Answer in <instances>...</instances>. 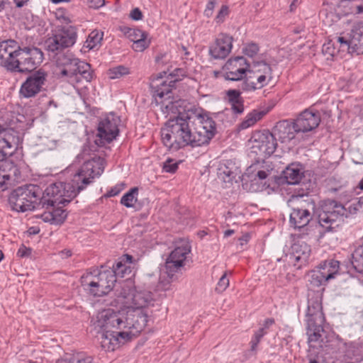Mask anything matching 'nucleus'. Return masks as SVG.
Masks as SVG:
<instances>
[{
	"label": "nucleus",
	"instance_id": "obj_10",
	"mask_svg": "<svg viewBox=\"0 0 363 363\" xmlns=\"http://www.w3.org/2000/svg\"><path fill=\"white\" fill-rule=\"evenodd\" d=\"M57 75L59 77H67V81L72 85L78 84L83 80L90 82L93 78L90 65L77 57L69 65L60 68Z\"/></svg>",
	"mask_w": 363,
	"mask_h": 363
},
{
	"label": "nucleus",
	"instance_id": "obj_57",
	"mask_svg": "<svg viewBox=\"0 0 363 363\" xmlns=\"http://www.w3.org/2000/svg\"><path fill=\"white\" fill-rule=\"evenodd\" d=\"M179 51L181 52L182 55H184L186 59L189 58L190 52L188 51L187 48L186 46L182 45L179 48Z\"/></svg>",
	"mask_w": 363,
	"mask_h": 363
},
{
	"label": "nucleus",
	"instance_id": "obj_16",
	"mask_svg": "<svg viewBox=\"0 0 363 363\" xmlns=\"http://www.w3.org/2000/svg\"><path fill=\"white\" fill-rule=\"evenodd\" d=\"M191 252V247L186 243L176 247L171 252L165 262V273L167 277L173 280L176 273L181 271L184 266L186 255Z\"/></svg>",
	"mask_w": 363,
	"mask_h": 363
},
{
	"label": "nucleus",
	"instance_id": "obj_26",
	"mask_svg": "<svg viewBox=\"0 0 363 363\" xmlns=\"http://www.w3.org/2000/svg\"><path fill=\"white\" fill-rule=\"evenodd\" d=\"M226 95L233 113H242L244 112V100L240 96L241 92L237 89H229L227 91Z\"/></svg>",
	"mask_w": 363,
	"mask_h": 363
},
{
	"label": "nucleus",
	"instance_id": "obj_11",
	"mask_svg": "<svg viewBox=\"0 0 363 363\" xmlns=\"http://www.w3.org/2000/svg\"><path fill=\"white\" fill-rule=\"evenodd\" d=\"M251 140L252 143L251 152L258 156L259 158L269 157L277 149V138L269 130L255 133L251 138Z\"/></svg>",
	"mask_w": 363,
	"mask_h": 363
},
{
	"label": "nucleus",
	"instance_id": "obj_53",
	"mask_svg": "<svg viewBox=\"0 0 363 363\" xmlns=\"http://www.w3.org/2000/svg\"><path fill=\"white\" fill-rule=\"evenodd\" d=\"M30 253V249L21 246L18 250V255L21 257L28 256Z\"/></svg>",
	"mask_w": 363,
	"mask_h": 363
},
{
	"label": "nucleus",
	"instance_id": "obj_52",
	"mask_svg": "<svg viewBox=\"0 0 363 363\" xmlns=\"http://www.w3.org/2000/svg\"><path fill=\"white\" fill-rule=\"evenodd\" d=\"M260 340H261L260 338H259L258 337H257L254 335V336L252 337V338L250 341V351L252 352L255 353L257 352V347L258 344L259 343Z\"/></svg>",
	"mask_w": 363,
	"mask_h": 363
},
{
	"label": "nucleus",
	"instance_id": "obj_45",
	"mask_svg": "<svg viewBox=\"0 0 363 363\" xmlns=\"http://www.w3.org/2000/svg\"><path fill=\"white\" fill-rule=\"evenodd\" d=\"M229 9L226 5H223L215 18L217 23H223L226 16H228Z\"/></svg>",
	"mask_w": 363,
	"mask_h": 363
},
{
	"label": "nucleus",
	"instance_id": "obj_17",
	"mask_svg": "<svg viewBox=\"0 0 363 363\" xmlns=\"http://www.w3.org/2000/svg\"><path fill=\"white\" fill-rule=\"evenodd\" d=\"M47 77V72L42 69L31 73L21 84L20 96L27 99L35 96L43 91Z\"/></svg>",
	"mask_w": 363,
	"mask_h": 363
},
{
	"label": "nucleus",
	"instance_id": "obj_56",
	"mask_svg": "<svg viewBox=\"0 0 363 363\" xmlns=\"http://www.w3.org/2000/svg\"><path fill=\"white\" fill-rule=\"evenodd\" d=\"M274 323V320L273 318H267L264 320L262 328H265V330L267 331L269 328Z\"/></svg>",
	"mask_w": 363,
	"mask_h": 363
},
{
	"label": "nucleus",
	"instance_id": "obj_37",
	"mask_svg": "<svg viewBox=\"0 0 363 363\" xmlns=\"http://www.w3.org/2000/svg\"><path fill=\"white\" fill-rule=\"evenodd\" d=\"M322 52L323 54L326 56L327 60L332 59L338 54L337 48L333 40H329L327 43L323 44Z\"/></svg>",
	"mask_w": 363,
	"mask_h": 363
},
{
	"label": "nucleus",
	"instance_id": "obj_9",
	"mask_svg": "<svg viewBox=\"0 0 363 363\" xmlns=\"http://www.w3.org/2000/svg\"><path fill=\"white\" fill-rule=\"evenodd\" d=\"M77 39V28L72 26H62L55 31L45 42L47 50L52 53L62 52L73 46Z\"/></svg>",
	"mask_w": 363,
	"mask_h": 363
},
{
	"label": "nucleus",
	"instance_id": "obj_1",
	"mask_svg": "<svg viewBox=\"0 0 363 363\" xmlns=\"http://www.w3.org/2000/svg\"><path fill=\"white\" fill-rule=\"evenodd\" d=\"M154 301L152 292L136 290L132 281L121 284L115 291V302L124 308H108L97 316L96 327L101 330V347L114 351L136 337L147 322V315L143 308L153 306Z\"/></svg>",
	"mask_w": 363,
	"mask_h": 363
},
{
	"label": "nucleus",
	"instance_id": "obj_48",
	"mask_svg": "<svg viewBox=\"0 0 363 363\" xmlns=\"http://www.w3.org/2000/svg\"><path fill=\"white\" fill-rule=\"evenodd\" d=\"M216 4V0H209L204 11V15L206 17L209 18L213 15Z\"/></svg>",
	"mask_w": 363,
	"mask_h": 363
},
{
	"label": "nucleus",
	"instance_id": "obj_12",
	"mask_svg": "<svg viewBox=\"0 0 363 363\" xmlns=\"http://www.w3.org/2000/svg\"><path fill=\"white\" fill-rule=\"evenodd\" d=\"M193 124L194 125L193 147L208 145L216 132L215 121L211 118L200 115L194 118Z\"/></svg>",
	"mask_w": 363,
	"mask_h": 363
},
{
	"label": "nucleus",
	"instance_id": "obj_59",
	"mask_svg": "<svg viewBox=\"0 0 363 363\" xmlns=\"http://www.w3.org/2000/svg\"><path fill=\"white\" fill-rule=\"evenodd\" d=\"M257 176L261 180L266 179L268 176V173L266 171L260 170L257 172Z\"/></svg>",
	"mask_w": 363,
	"mask_h": 363
},
{
	"label": "nucleus",
	"instance_id": "obj_6",
	"mask_svg": "<svg viewBox=\"0 0 363 363\" xmlns=\"http://www.w3.org/2000/svg\"><path fill=\"white\" fill-rule=\"evenodd\" d=\"M41 190L39 186L28 184L19 186L14 189L9 197V203L11 208L18 212H26L35 208H41L38 206Z\"/></svg>",
	"mask_w": 363,
	"mask_h": 363
},
{
	"label": "nucleus",
	"instance_id": "obj_55",
	"mask_svg": "<svg viewBox=\"0 0 363 363\" xmlns=\"http://www.w3.org/2000/svg\"><path fill=\"white\" fill-rule=\"evenodd\" d=\"M169 286H170V281H160V283H159V285H158V287L162 289V290H168L169 289Z\"/></svg>",
	"mask_w": 363,
	"mask_h": 363
},
{
	"label": "nucleus",
	"instance_id": "obj_19",
	"mask_svg": "<svg viewBox=\"0 0 363 363\" xmlns=\"http://www.w3.org/2000/svg\"><path fill=\"white\" fill-rule=\"evenodd\" d=\"M18 46L15 40H9L0 42V65L7 70L13 72L17 67L15 64Z\"/></svg>",
	"mask_w": 363,
	"mask_h": 363
},
{
	"label": "nucleus",
	"instance_id": "obj_50",
	"mask_svg": "<svg viewBox=\"0 0 363 363\" xmlns=\"http://www.w3.org/2000/svg\"><path fill=\"white\" fill-rule=\"evenodd\" d=\"M193 122H194V118H191V125H189V133H187L189 135L187 136L188 138H189V140L188 139L186 140V146L189 145V146H191L193 147V139H194V125L193 124Z\"/></svg>",
	"mask_w": 363,
	"mask_h": 363
},
{
	"label": "nucleus",
	"instance_id": "obj_2",
	"mask_svg": "<svg viewBox=\"0 0 363 363\" xmlns=\"http://www.w3.org/2000/svg\"><path fill=\"white\" fill-rule=\"evenodd\" d=\"M176 80L172 78L164 79L162 75L153 78L150 83L152 96L155 103L160 106L161 111L164 115L177 114L170 118L161 129V139L164 145L169 150L177 151L186 146V140L189 139L191 117L184 113L183 107L185 101L182 99L173 100L170 94L174 87Z\"/></svg>",
	"mask_w": 363,
	"mask_h": 363
},
{
	"label": "nucleus",
	"instance_id": "obj_51",
	"mask_svg": "<svg viewBox=\"0 0 363 363\" xmlns=\"http://www.w3.org/2000/svg\"><path fill=\"white\" fill-rule=\"evenodd\" d=\"M130 17L134 21H140L142 20L143 15L139 8H135L130 11Z\"/></svg>",
	"mask_w": 363,
	"mask_h": 363
},
{
	"label": "nucleus",
	"instance_id": "obj_28",
	"mask_svg": "<svg viewBox=\"0 0 363 363\" xmlns=\"http://www.w3.org/2000/svg\"><path fill=\"white\" fill-rule=\"evenodd\" d=\"M52 211L45 213L42 215L43 220L50 222L54 224L62 223L67 218V213L60 207H52Z\"/></svg>",
	"mask_w": 363,
	"mask_h": 363
},
{
	"label": "nucleus",
	"instance_id": "obj_43",
	"mask_svg": "<svg viewBox=\"0 0 363 363\" xmlns=\"http://www.w3.org/2000/svg\"><path fill=\"white\" fill-rule=\"evenodd\" d=\"M150 45V41L147 39V37H144L139 39L138 41H135L133 44V49L136 52H143Z\"/></svg>",
	"mask_w": 363,
	"mask_h": 363
},
{
	"label": "nucleus",
	"instance_id": "obj_18",
	"mask_svg": "<svg viewBox=\"0 0 363 363\" xmlns=\"http://www.w3.org/2000/svg\"><path fill=\"white\" fill-rule=\"evenodd\" d=\"M250 63L242 56L229 59L223 67L225 79L239 81L245 79Z\"/></svg>",
	"mask_w": 363,
	"mask_h": 363
},
{
	"label": "nucleus",
	"instance_id": "obj_40",
	"mask_svg": "<svg viewBox=\"0 0 363 363\" xmlns=\"http://www.w3.org/2000/svg\"><path fill=\"white\" fill-rule=\"evenodd\" d=\"M126 33L128 34V38L133 41V43L138 41L139 39L144 37H147V33L139 29L129 28Z\"/></svg>",
	"mask_w": 363,
	"mask_h": 363
},
{
	"label": "nucleus",
	"instance_id": "obj_24",
	"mask_svg": "<svg viewBox=\"0 0 363 363\" xmlns=\"http://www.w3.org/2000/svg\"><path fill=\"white\" fill-rule=\"evenodd\" d=\"M311 255V247L304 242L298 241L291 246V257L300 265L305 264Z\"/></svg>",
	"mask_w": 363,
	"mask_h": 363
},
{
	"label": "nucleus",
	"instance_id": "obj_35",
	"mask_svg": "<svg viewBox=\"0 0 363 363\" xmlns=\"http://www.w3.org/2000/svg\"><path fill=\"white\" fill-rule=\"evenodd\" d=\"M138 194V187H133L130 189L129 191H128L122 196L121 199V203L124 205L127 208L134 207L135 203L137 201Z\"/></svg>",
	"mask_w": 363,
	"mask_h": 363
},
{
	"label": "nucleus",
	"instance_id": "obj_20",
	"mask_svg": "<svg viewBox=\"0 0 363 363\" xmlns=\"http://www.w3.org/2000/svg\"><path fill=\"white\" fill-rule=\"evenodd\" d=\"M232 47L233 37L225 33H220L210 47L209 53L214 59H224L230 52Z\"/></svg>",
	"mask_w": 363,
	"mask_h": 363
},
{
	"label": "nucleus",
	"instance_id": "obj_4",
	"mask_svg": "<svg viewBox=\"0 0 363 363\" xmlns=\"http://www.w3.org/2000/svg\"><path fill=\"white\" fill-rule=\"evenodd\" d=\"M325 322V316L322 310V304L320 300H309L306 311L307 335L311 347H319L321 348L333 346L323 343V333L324 329L323 325Z\"/></svg>",
	"mask_w": 363,
	"mask_h": 363
},
{
	"label": "nucleus",
	"instance_id": "obj_32",
	"mask_svg": "<svg viewBox=\"0 0 363 363\" xmlns=\"http://www.w3.org/2000/svg\"><path fill=\"white\" fill-rule=\"evenodd\" d=\"M267 113V111L264 110H253L245 116V119L240 124V128L246 129L252 126L257 121H259L266 115Z\"/></svg>",
	"mask_w": 363,
	"mask_h": 363
},
{
	"label": "nucleus",
	"instance_id": "obj_47",
	"mask_svg": "<svg viewBox=\"0 0 363 363\" xmlns=\"http://www.w3.org/2000/svg\"><path fill=\"white\" fill-rule=\"evenodd\" d=\"M337 50H338V54L341 52H351V53H355L354 48H353V46H352V45H351V38L349 39V41L347 43L342 45L341 46H337Z\"/></svg>",
	"mask_w": 363,
	"mask_h": 363
},
{
	"label": "nucleus",
	"instance_id": "obj_7",
	"mask_svg": "<svg viewBox=\"0 0 363 363\" xmlns=\"http://www.w3.org/2000/svg\"><path fill=\"white\" fill-rule=\"evenodd\" d=\"M272 79L271 65L264 61H254L249 65L242 89L246 91L260 89L267 86Z\"/></svg>",
	"mask_w": 363,
	"mask_h": 363
},
{
	"label": "nucleus",
	"instance_id": "obj_34",
	"mask_svg": "<svg viewBox=\"0 0 363 363\" xmlns=\"http://www.w3.org/2000/svg\"><path fill=\"white\" fill-rule=\"evenodd\" d=\"M103 39V33L98 30H93L89 35L86 40L84 43V47L89 50L94 49L100 45Z\"/></svg>",
	"mask_w": 363,
	"mask_h": 363
},
{
	"label": "nucleus",
	"instance_id": "obj_49",
	"mask_svg": "<svg viewBox=\"0 0 363 363\" xmlns=\"http://www.w3.org/2000/svg\"><path fill=\"white\" fill-rule=\"evenodd\" d=\"M89 8L99 9L104 6V0H83Z\"/></svg>",
	"mask_w": 363,
	"mask_h": 363
},
{
	"label": "nucleus",
	"instance_id": "obj_61",
	"mask_svg": "<svg viewBox=\"0 0 363 363\" xmlns=\"http://www.w3.org/2000/svg\"><path fill=\"white\" fill-rule=\"evenodd\" d=\"M119 192H120L119 189H117L116 188H114V189H111L108 192V196H116Z\"/></svg>",
	"mask_w": 363,
	"mask_h": 363
},
{
	"label": "nucleus",
	"instance_id": "obj_23",
	"mask_svg": "<svg viewBox=\"0 0 363 363\" xmlns=\"http://www.w3.org/2000/svg\"><path fill=\"white\" fill-rule=\"evenodd\" d=\"M304 174V168L299 162L289 164L282 172L283 179L289 184H296L300 182Z\"/></svg>",
	"mask_w": 363,
	"mask_h": 363
},
{
	"label": "nucleus",
	"instance_id": "obj_31",
	"mask_svg": "<svg viewBox=\"0 0 363 363\" xmlns=\"http://www.w3.org/2000/svg\"><path fill=\"white\" fill-rule=\"evenodd\" d=\"M56 363H93V359L84 353L78 352L74 354H67L57 359Z\"/></svg>",
	"mask_w": 363,
	"mask_h": 363
},
{
	"label": "nucleus",
	"instance_id": "obj_44",
	"mask_svg": "<svg viewBox=\"0 0 363 363\" xmlns=\"http://www.w3.org/2000/svg\"><path fill=\"white\" fill-rule=\"evenodd\" d=\"M229 286V279L227 278L226 273L223 274L220 278L216 291L218 293L223 292Z\"/></svg>",
	"mask_w": 363,
	"mask_h": 363
},
{
	"label": "nucleus",
	"instance_id": "obj_39",
	"mask_svg": "<svg viewBox=\"0 0 363 363\" xmlns=\"http://www.w3.org/2000/svg\"><path fill=\"white\" fill-rule=\"evenodd\" d=\"M11 143L6 138L0 136V160H3L8 155L12 153L7 151V149H11Z\"/></svg>",
	"mask_w": 363,
	"mask_h": 363
},
{
	"label": "nucleus",
	"instance_id": "obj_25",
	"mask_svg": "<svg viewBox=\"0 0 363 363\" xmlns=\"http://www.w3.org/2000/svg\"><path fill=\"white\" fill-rule=\"evenodd\" d=\"M133 257L129 255L122 256L111 269L116 277H124L132 273V267Z\"/></svg>",
	"mask_w": 363,
	"mask_h": 363
},
{
	"label": "nucleus",
	"instance_id": "obj_42",
	"mask_svg": "<svg viewBox=\"0 0 363 363\" xmlns=\"http://www.w3.org/2000/svg\"><path fill=\"white\" fill-rule=\"evenodd\" d=\"M178 169V163L173 159L168 158L162 166V169L165 172L174 173Z\"/></svg>",
	"mask_w": 363,
	"mask_h": 363
},
{
	"label": "nucleus",
	"instance_id": "obj_58",
	"mask_svg": "<svg viewBox=\"0 0 363 363\" xmlns=\"http://www.w3.org/2000/svg\"><path fill=\"white\" fill-rule=\"evenodd\" d=\"M267 331L265 330V328H260L255 333V335L262 339V337L267 334Z\"/></svg>",
	"mask_w": 363,
	"mask_h": 363
},
{
	"label": "nucleus",
	"instance_id": "obj_29",
	"mask_svg": "<svg viewBox=\"0 0 363 363\" xmlns=\"http://www.w3.org/2000/svg\"><path fill=\"white\" fill-rule=\"evenodd\" d=\"M308 281L311 288H317L324 285L328 280L325 273L322 272L318 268L311 271L308 274Z\"/></svg>",
	"mask_w": 363,
	"mask_h": 363
},
{
	"label": "nucleus",
	"instance_id": "obj_13",
	"mask_svg": "<svg viewBox=\"0 0 363 363\" xmlns=\"http://www.w3.org/2000/svg\"><path fill=\"white\" fill-rule=\"evenodd\" d=\"M43 60V53L35 47L18 48L15 64L17 67L13 72H25L34 70Z\"/></svg>",
	"mask_w": 363,
	"mask_h": 363
},
{
	"label": "nucleus",
	"instance_id": "obj_5",
	"mask_svg": "<svg viewBox=\"0 0 363 363\" xmlns=\"http://www.w3.org/2000/svg\"><path fill=\"white\" fill-rule=\"evenodd\" d=\"M116 282V274L111 270H98L86 272L81 277L84 289L94 296H102L113 289Z\"/></svg>",
	"mask_w": 363,
	"mask_h": 363
},
{
	"label": "nucleus",
	"instance_id": "obj_30",
	"mask_svg": "<svg viewBox=\"0 0 363 363\" xmlns=\"http://www.w3.org/2000/svg\"><path fill=\"white\" fill-rule=\"evenodd\" d=\"M322 272L325 273L326 277L329 279L335 277L340 268V263L335 259L325 260L320 264L318 267Z\"/></svg>",
	"mask_w": 363,
	"mask_h": 363
},
{
	"label": "nucleus",
	"instance_id": "obj_27",
	"mask_svg": "<svg viewBox=\"0 0 363 363\" xmlns=\"http://www.w3.org/2000/svg\"><path fill=\"white\" fill-rule=\"evenodd\" d=\"M351 45L357 55L363 54V22L357 24L351 32Z\"/></svg>",
	"mask_w": 363,
	"mask_h": 363
},
{
	"label": "nucleus",
	"instance_id": "obj_46",
	"mask_svg": "<svg viewBox=\"0 0 363 363\" xmlns=\"http://www.w3.org/2000/svg\"><path fill=\"white\" fill-rule=\"evenodd\" d=\"M361 206L362 205L360 201H354L350 203L347 207H346L347 214L345 216V218H347L351 215L355 214Z\"/></svg>",
	"mask_w": 363,
	"mask_h": 363
},
{
	"label": "nucleus",
	"instance_id": "obj_15",
	"mask_svg": "<svg viewBox=\"0 0 363 363\" xmlns=\"http://www.w3.org/2000/svg\"><path fill=\"white\" fill-rule=\"evenodd\" d=\"M295 200L298 203L292 208L289 223L291 226L296 229L304 228L313 218L312 211L314 208V204L310 201H303L298 196L295 198Z\"/></svg>",
	"mask_w": 363,
	"mask_h": 363
},
{
	"label": "nucleus",
	"instance_id": "obj_8",
	"mask_svg": "<svg viewBox=\"0 0 363 363\" xmlns=\"http://www.w3.org/2000/svg\"><path fill=\"white\" fill-rule=\"evenodd\" d=\"M318 213V223L326 231L337 227L347 214L346 206L334 200L322 201Z\"/></svg>",
	"mask_w": 363,
	"mask_h": 363
},
{
	"label": "nucleus",
	"instance_id": "obj_33",
	"mask_svg": "<svg viewBox=\"0 0 363 363\" xmlns=\"http://www.w3.org/2000/svg\"><path fill=\"white\" fill-rule=\"evenodd\" d=\"M352 264L359 273H363V245L358 246L352 254Z\"/></svg>",
	"mask_w": 363,
	"mask_h": 363
},
{
	"label": "nucleus",
	"instance_id": "obj_62",
	"mask_svg": "<svg viewBox=\"0 0 363 363\" xmlns=\"http://www.w3.org/2000/svg\"><path fill=\"white\" fill-rule=\"evenodd\" d=\"M89 150H90L89 148L84 147L83 151H82V157H84L85 156L89 155Z\"/></svg>",
	"mask_w": 363,
	"mask_h": 363
},
{
	"label": "nucleus",
	"instance_id": "obj_21",
	"mask_svg": "<svg viewBox=\"0 0 363 363\" xmlns=\"http://www.w3.org/2000/svg\"><path fill=\"white\" fill-rule=\"evenodd\" d=\"M320 122L319 113L306 110L294 121L298 133H306L317 128Z\"/></svg>",
	"mask_w": 363,
	"mask_h": 363
},
{
	"label": "nucleus",
	"instance_id": "obj_36",
	"mask_svg": "<svg viewBox=\"0 0 363 363\" xmlns=\"http://www.w3.org/2000/svg\"><path fill=\"white\" fill-rule=\"evenodd\" d=\"M56 55V64L60 68H64L72 62L73 59L76 57L69 52L65 53L58 52Z\"/></svg>",
	"mask_w": 363,
	"mask_h": 363
},
{
	"label": "nucleus",
	"instance_id": "obj_38",
	"mask_svg": "<svg viewBox=\"0 0 363 363\" xmlns=\"http://www.w3.org/2000/svg\"><path fill=\"white\" fill-rule=\"evenodd\" d=\"M130 71L128 67L120 65L110 69L108 72V75L110 79H115L128 75Z\"/></svg>",
	"mask_w": 363,
	"mask_h": 363
},
{
	"label": "nucleus",
	"instance_id": "obj_41",
	"mask_svg": "<svg viewBox=\"0 0 363 363\" xmlns=\"http://www.w3.org/2000/svg\"><path fill=\"white\" fill-rule=\"evenodd\" d=\"M242 52L245 55L253 57L259 52V46L255 43H247L243 48Z\"/></svg>",
	"mask_w": 363,
	"mask_h": 363
},
{
	"label": "nucleus",
	"instance_id": "obj_60",
	"mask_svg": "<svg viewBox=\"0 0 363 363\" xmlns=\"http://www.w3.org/2000/svg\"><path fill=\"white\" fill-rule=\"evenodd\" d=\"M16 3V5L18 8L23 7L26 3L28 2V0H13Z\"/></svg>",
	"mask_w": 363,
	"mask_h": 363
},
{
	"label": "nucleus",
	"instance_id": "obj_63",
	"mask_svg": "<svg viewBox=\"0 0 363 363\" xmlns=\"http://www.w3.org/2000/svg\"><path fill=\"white\" fill-rule=\"evenodd\" d=\"M8 4L6 1H0V11L4 10L6 7V5Z\"/></svg>",
	"mask_w": 363,
	"mask_h": 363
},
{
	"label": "nucleus",
	"instance_id": "obj_14",
	"mask_svg": "<svg viewBox=\"0 0 363 363\" xmlns=\"http://www.w3.org/2000/svg\"><path fill=\"white\" fill-rule=\"evenodd\" d=\"M119 118L113 113L102 118L99 123L97 138L95 144L101 147L113 141L118 134Z\"/></svg>",
	"mask_w": 363,
	"mask_h": 363
},
{
	"label": "nucleus",
	"instance_id": "obj_64",
	"mask_svg": "<svg viewBox=\"0 0 363 363\" xmlns=\"http://www.w3.org/2000/svg\"><path fill=\"white\" fill-rule=\"evenodd\" d=\"M2 178H4V182H6V181L10 180L11 177L9 174H5L4 172H2Z\"/></svg>",
	"mask_w": 363,
	"mask_h": 363
},
{
	"label": "nucleus",
	"instance_id": "obj_3",
	"mask_svg": "<svg viewBox=\"0 0 363 363\" xmlns=\"http://www.w3.org/2000/svg\"><path fill=\"white\" fill-rule=\"evenodd\" d=\"M105 160L100 156L87 159L74 175L72 184L56 182L49 185L40 199L38 206L49 210L60 204L66 205L81 191L90 184L95 177L104 172Z\"/></svg>",
	"mask_w": 363,
	"mask_h": 363
},
{
	"label": "nucleus",
	"instance_id": "obj_22",
	"mask_svg": "<svg viewBox=\"0 0 363 363\" xmlns=\"http://www.w3.org/2000/svg\"><path fill=\"white\" fill-rule=\"evenodd\" d=\"M295 128L294 123H290L288 121H279L273 129L274 137L278 136L281 143H286L295 138V134L298 133Z\"/></svg>",
	"mask_w": 363,
	"mask_h": 363
},
{
	"label": "nucleus",
	"instance_id": "obj_54",
	"mask_svg": "<svg viewBox=\"0 0 363 363\" xmlns=\"http://www.w3.org/2000/svg\"><path fill=\"white\" fill-rule=\"evenodd\" d=\"M333 40L334 43H335L337 48V46H341L342 45L349 41V40L346 39L345 38L340 36L335 38Z\"/></svg>",
	"mask_w": 363,
	"mask_h": 363
}]
</instances>
